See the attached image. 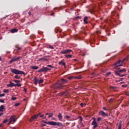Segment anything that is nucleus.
<instances>
[{"mask_svg":"<svg viewBox=\"0 0 129 129\" xmlns=\"http://www.w3.org/2000/svg\"><path fill=\"white\" fill-rule=\"evenodd\" d=\"M21 59L20 57L18 56H14L12 57L11 60L10 61V63H13V62H15L16 61H19Z\"/></svg>","mask_w":129,"mask_h":129,"instance_id":"nucleus-9","label":"nucleus"},{"mask_svg":"<svg viewBox=\"0 0 129 129\" xmlns=\"http://www.w3.org/2000/svg\"><path fill=\"white\" fill-rule=\"evenodd\" d=\"M4 109H5V106L2 105L0 106V112H3V111H4Z\"/></svg>","mask_w":129,"mask_h":129,"instance_id":"nucleus-14","label":"nucleus"},{"mask_svg":"<svg viewBox=\"0 0 129 129\" xmlns=\"http://www.w3.org/2000/svg\"><path fill=\"white\" fill-rule=\"evenodd\" d=\"M11 33H17L18 32V29H14L11 30Z\"/></svg>","mask_w":129,"mask_h":129,"instance_id":"nucleus-19","label":"nucleus"},{"mask_svg":"<svg viewBox=\"0 0 129 129\" xmlns=\"http://www.w3.org/2000/svg\"><path fill=\"white\" fill-rule=\"evenodd\" d=\"M58 118L59 120H61L62 118H63V117L62 116V114H61V113H59V114L58 115Z\"/></svg>","mask_w":129,"mask_h":129,"instance_id":"nucleus-17","label":"nucleus"},{"mask_svg":"<svg viewBox=\"0 0 129 129\" xmlns=\"http://www.w3.org/2000/svg\"><path fill=\"white\" fill-rule=\"evenodd\" d=\"M48 115H49L48 117H51L53 116V113H49Z\"/></svg>","mask_w":129,"mask_h":129,"instance_id":"nucleus-27","label":"nucleus"},{"mask_svg":"<svg viewBox=\"0 0 129 129\" xmlns=\"http://www.w3.org/2000/svg\"><path fill=\"white\" fill-rule=\"evenodd\" d=\"M124 61H126V58H124L122 61L121 60V63H122V64H123V62H124Z\"/></svg>","mask_w":129,"mask_h":129,"instance_id":"nucleus-26","label":"nucleus"},{"mask_svg":"<svg viewBox=\"0 0 129 129\" xmlns=\"http://www.w3.org/2000/svg\"><path fill=\"white\" fill-rule=\"evenodd\" d=\"M20 103H16L15 104V106H19L20 105Z\"/></svg>","mask_w":129,"mask_h":129,"instance_id":"nucleus-30","label":"nucleus"},{"mask_svg":"<svg viewBox=\"0 0 129 129\" xmlns=\"http://www.w3.org/2000/svg\"><path fill=\"white\" fill-rule=\"evenodd\" d=\"M47 67H50V68H53V67L51 65H47Z\"/></svg>","mask_w":129,"mask_h":129,"instance_id":"nucleus-42","label":"nucleus"},{"mask_svg":"<svg viewBox=\"0 0 129 129\" xmlns=\"http://www.w3.org/2000/svg\"><path fill=\"white\" fill-rule=\"evenodd\" d=\"M4 114V113L0 112V116H2Z\"/></svg>","mask_w":129,"mask_h":129,"instance_id":"nucleus-52","label":"nucleus"},{"mask_svg":"<svg viewBox=\"0 0 129 129\" xmlns=\"http://www.w3.org/2000/svg\"><path fill=\"white\" fill-rule=\"evenodd\" d=\"M100 120H101V117H98L97 118V121H100Z\"/></svg>","mask_w":129,"mask_h":129,"instance_id":"nucleus-37","label":"nucleus"},{"mask_svg":"<svg viewBox=\"0 0 129 129\" xmlns=\"http://www.w3.org/2000/svg\"><path fill=\"white\" fill-rule=\"evenodd\" d=\"M24 92H27V89L24 88Z\"/></svg>","mask_w":129,"mask_h":129,"instance_id":"nucleus-50","label":"nucleus"},{"mask_svg":"<svg viewBox=\"0 0 129 129\" xmlns=\"http://www.w3.org/2000/svg\"><path fill=\"white\" fill-rule=\"evenodd\" d=\"M8 86H10V87H13V86L16 87V84L10 82V84L8 85Z\"/></svg>","mask_w":129,"mask_h":129,"instance_id":"nucleus-18","label":"nucleus"},{"mask_svg":"<svg viewBox=\"0 0 129 129\" xmlns=\"http://www.w3.org/2000/svg\"><path fill=\"white\" fill-rule=\"evenodd\" d=\"M76 79H81V76H79L77 77H75Z\"/></svg>","mask_w":129,"mask_h":129,"instance_id":"nucleus-31","label":"nucleus"},{"mask_svg":"<svg viewBox=\"0 0 129 129\" xmlns=\"http://www.w3.org/2000/svg\"><path fill=\"white\" fill-rule=\"evenodd\" d=\"M14 82H15V83H19L20 82L19 80H15Z\"/></svg>","mask_w":129,"mask_h":129,"instance_id":"nucleus-35","label":"nucleus"},{"mask_svg":"<svg viewBox=\"0 0 129 129\" xmlns=\"http://www.w3.org/2000/svg\"><path fill=\"white\" fill-rule=\"evenodd\" d=\"M12 100H16V99H17V98L16 97H12Z\"/></svg>","mask_w":129,"mask_h":129,"instance_id":"nucleus-41","label":"nucleus"},{"mask_svg":"<svg viewBox=\"0 0 129 129\" xmlns=\"http://www.w3.org/2000/svg\"><path fill=\"white\" fill-rule=\"evenodd\" d=\"M92 119L93 120L92 122V125H93L94 128H96V127H97V122H96V119H95L94 117H93Z\"/></svg>","mask_w":129,"mask_h":129,"instance_id":"nucleus-8","label":"nucleus"},{"mask_svg":"<svg viewBox=\"0 0 129 129\" xmlns=\"http://www.w3.org/2000/svg\"><path fill=\"white\" fill-rule=\"evenodd\" d=\"M0 61H2V57L0 56Z\"/></svg>","mask_w":129,"mask_h":129,"instance_id":"nucleus-60","label":"nucleus"},{"mask_svg":"<svg viewBox=\"0 0 129 129\" xmlns=\"http://www.w3.org/2000/svg\"><path fill=\"white\" fill-rule=\"evenodd\" d=\"M48 48L49 49H54V47L51 45H49Z\"/></svg>","mask_w":129,"mask_h":129,"instance_id":"nucleus-29","label":"nucleus"},{"mask_svg":"<svg viewBox=\"0 0 129 129\" xmlns=\"http://www.w3.org/2000/svg\"><path fill=\"white\" fill-rule=\"evenodd\" d=\"M100 115H102V116H108V114L104 112L103 111H100L99 112Z\"/></svg>","mask_w":129,"mask_h":129,"instance_id":"nucleus-12","label":"nucleus"},{"mask_svg":"<svg viewBox=\"0 0 129 129\" xmlns=\"http://www.w3.org/2000/svg\"><path fill=\"white\" fill-rule=\"evenodd\" d=\"M0 102H2V103H4V102H5V100H4L3 99H0Z\"/></svg>","mask_w":129,"mask_h":129,"instance_id":"nucleus-39","label":"nucleus"},{"mask_svg":"<svg viewBox=\"0 0 129 129\" xmlns=\"http://www.w3.org/2000/svg\"><path fill=\"white\" fill-rule=\"evenodd\" d=\"M58 63L59 64V65H63V66H65V65L66 64L65 62L62 61H59Z\"/></svg>","mask_w":129,"mask_h":129,"instance_id":"nucleus-20","label":"nucleus"},{"mask_svg":"<svg viewBox=\"0 0 129 129\" xmlns=\"http://www.w3.org/2000/svg\"><path fill=\"white\" fill-rule=\"evenodd\" d=\"M20 49H21V48H20V47H18V50H20Z\"/></svg>","mask_w":129,"mask_h":129,"instance_id":"nucleus-56","label":"nucleus"},{"mask_svg":"<svg viewBox=\"0 0 129 129\" xmlns=\"http://www.w3.org/2000/svg\"><path fill=\"white\" fill-rule=\"evenodd\" d=\"M118 129H121V124H119L118 126Z\"/></svg>","mask_w":129,"mask_h":129,"instance_id":"nucleus-33","label":"nucleus"},{"mask_svg":"<svg viewBox=\"0 0 129 129\" xmlns=\"http://www.w3.org/2000/svg\"><path fill=\"white\" fill-rule=\"evenodd\" d=\"M122 72H126V70L125 69H123L122 70L115 71V74H116V75H118V76H119V77H123V76H125V75L123 74L121 75L120 74V73H122Z\"/></svg>","mask_w":129,"mask_h":129,"instance_id":"nucleus-4","label":"nucleus"},{"mask_svg":"<svg viewBox=\"0 0 129 129\" xmlns=\"http://www.w3.org/2000/svg\"><path fill=\"white\" fill-rule=\"evenodd\" d=\"M68 82V80L61 79L57 83L52 85L51 87L54 89H63V87L65 86H63L62 84H65V83H67Z\"/></svg>","mask_w":129,"mask_h":129,"instance_id":"nucleus-1","label":"nucleus"},{"mask_svg":"<svg viewBox=\"0 0 129 129\" xmlns=\"http://www.w3.org/2000/svg\"><path fill=\"white\" fill-rule=\"evenodd\" d=\"M126 58V61H127V60H129V55L127 56Z\"/></svg>","mask_w":129,"mask_h":129,"instance_id":"nucleus-40","label":"nucleus"},{"mask_svg":"<svg viewBox=\"0 0 129 129\" xmlns=\"http://www.w3.org/2000/svg\"><path fill=\"white\" fill-rule=\"evenodd\" d=\"M40 114H41V113H39L37 114H35L32 116L31 118L30 119L29 121H30V122H32V121H33L34 119H36V118H38V117L39 116V115H40Z\"/></svg>","mask_w":129,"mask_h":129,"instance_id":"nucleus-7","label":"nucleus"},{"mask_svg":"<svg viewBox=\"0 0 129 129\" xmlns=\"http://www.w3.org/2000/svg\"><path fill=\"white\" fill-rule=\"evenodd\" d=\"M16 86H18V87H20L21 86H22V85L21 84H15V87Z\"/></svg>","mask_w":129,"mask_h":129,"instance_id":"nucleus-25","label":"nucleus"},{"mask_svg":"<svg viewBox=\"0 0 129 129\" xmlns=\"http://www.w3.org/2000/svg\"><path fill=\"white\" fill-rule=\"evenodd\" d=\"M44 123H46L47 124H49L50 125H57V126H64V125L61 122H54L53 121H49V122H44Z\"/></svg>","mask_w":129,"mask_h":129,"instance_id":"nucleus-2","label":"nucleus"},{"mask_svg":"<svg viewBox=\"0 0 129 129\" xmlns=\"http://www.w3.org/2000/svg\"><path fill=\"white\" fill-rule=\"evenodd\" d=\"M122 80H123V79H122V78H120V79H119V81H122Z\"/></svg>","mask_w":129,"mask_h":129,"instance_id":"nucleus-53","label":"nucleus"},{"mask_svg":"<svg viewBox=\"0 0 129 129\" xmlns=\"http://www.w3.org/2000/svg\"><path fill=\"white\" fill-rule=\"evenodd\" d=\"M113 13H114V12H112V14H113Z\"/></svg>","mask_w":129,"mask_h":129,"instance_id":"nucleus-61","label":"nucleus"},{"mask_svg":"<svg viewBox=\"0 0 129 129\" xmlns=\"http://www.w3.org/2000/svg\"><path fill=\"white\" fill-rule=\"evenodd\" d=\"M74 61H77V59H74Z\"/></svg>","mask_w":129,"mask_h":129,"instance_id":"nucleus-59","label":"nucleus"},{"mask_svg":"<svg viewBox=\"0 0 129 129\" xmlns=\"http://www.w3.org/2000/svg\"><path fill=\"white\" fill-rule=\"evenodd\" d=\"M53 15H54V13H52L51 15V16H53Z\"/></svg>","mask_w":129,"mask_h":129,"instance_id":"nucleus-62","label":"nucleus"},{"mask_svg":"<svg viewBox=\"0 0 129 129\" xmlns=\"http://www.w3.org/2000/svg\"><path fill=\"white\" fill-rule=\"evenodd\" d=\"M79 117H80V120L81 122H82V117L81 116H79Z\"/></svg>","mask_w":129,"mask_h":129,"instance_id":"nucleus-44","label":"nucleus"},{"mask_svg":"<svg viewBox=\"0 0 129 129\" xmlns=\"http://www.w3.org/2000/svg\"><path fill=\"white\" fill-rule=\"evenodd\" d=\"M44 82V81L42 79L38 81V84H41V83H43Z\"/></svg>","mask_w":129,"mask_h":129,"instance_id":"nucleus-23","label":"nucleus"},{"mask_svg":"<svg viewBox=\"0 0 129 129\" xmlns=\"http://www.w3.org/2000/svg\"><path fill=\"white\" fill-rule=\"evenodd\" d=\"M103 109L104 110H107V109H106V108H105V107H103Z\"/></svg>","mask_w":129,"mask_h":129,"instance_id":"nucleus-47","label":"nucleus"},{"mask_svg":"<svg viewBox=\"0 0 129 129\" xmlns=\"http://www.w3.org/2000/svg\"><path fill=\"white\" fill-rule=\"evenodd\" d=\"M41 60H43L44 61H48V59L45 57H42L39 59V61H41Z\"/></svg>","mask_w":129,"mask_h":129,"instance_id":"nucleus-21","label":"nucleus"},{"mask_svg":"<svg viewBox=\"0 0 129 129\" xmlns=\"http://www.w3.org/2000/svg\"><path fill=\"white\" fill-rule=\"evenodd\" d=\"M40 117H44V115H41Z\"/></svg>","mask_w":129,"mask_h":129,"instance_id":"nucleus-54","label":"nucleus"},{"mask_svg":"<svg viewBox=\"0 0 129 129\" xmlns=\"http://www.w3.org/2000/svg\"><path fill=\"white\" fill-rule=\"evenodd\" d=\"M111 100H112V99H111L109 102H111Z\"/></svg>","mask_w":129,"mask_h":129,"instance_id":"nucleus-57","label":"nucleus"},{"mask_svg":"<svg viewBox=\"0 0 129 129\" xmlns=\"http://www.w3.org/2000/svg\"><path fill=\"white\" fill-rule=\"evenodd\" d=\"M73 78H74V77H73V76L69 77L68 78V79H69V80H72V79H73Z\"/></svg>","mask_w":129,"mask_h":129,"instance_id":"nucleus-24","label":"nucleus"},{"mask_svg":"<svg viewBox=\"0 0 129 129\" xmlns=\"http://www.w3.org/2000/svg\"><path fill=\"white\" fill-rule=\"evenodd\" d=\"M66 58H72V55L71 54H68L66 55Z\"/></svg>","mask_w":129,"mask_h":129,"instance_id":"nucleus-22","label":"nucleus"},{"mask_svg":"<svg viewBox=\"0 0 129 129\" xmlns=\"http://www.w3.org/2000/svg\"><path fill=\"white\" fill-rule=\"evenodd\" d=\"M128 78H129V75H128Z\"/></svg>","mask_w":129,"mask_h":129,"instance_id":"nucleus-64","label":"nucleus"},{"mask_svg":"<svg viewBox=\"0 0 129 129\" xmlns=\"http://www.w3.org/2000/svg\"><path fill=\"white\" fill-rule=\"evenodd\" d=\"M71 52H72V50L67 49L60 52V53L61 54H69V53H71Z\"/></svg>","mask_w":129,"mask_h":129,"instance_id":"nucleus-10","label":"nucleus"},{"mask_svg":"<svg viewBox=\"0 0 129 129\" xmlns=\"http://www.w3.org/2000/svg\"><path fill=\"white\" fill-rule=\"evenodd\" d=\"M110 88L112 89H115V88H116V87H114V86H110Z\"/></svg>","mask_w":129,"mask_h":129,"instance_id":"nucleus-28","label":"nucleus"},{"mask_svg":"<svg viewBox=\"0 0 129 129\" xmlns=\"http://www.w3.org/2000/svg\"><path fill=\"white\" fill-rule=\"evenodd\" d=\"M15 78H16V79H20V77H19L18 75H16L15 76Z\"/></svg>","mask_w":129,"mask_h":129,"instance_id":"nucleus-32","label":"nucleus"},{"mask_svg":"<svg viewBox=\"0 0 129 129\" xmlns=\"http://www.w3.org/2000/svg\"><path fill=\"white\" fill-rule=\"evenodd\" d=\"M4 92H9V90H8V89H5L4 90Z\"/></svg>","mask_w":129,"mask_h":129,"instance_id":"nucleus-36","label":"nucleus"},{"mask_svg":"<svg viewBox=\"0 0 129 129\" xmlns=\"http://www.w3.org/2000/svg\"><path fill=\"white\" fill-rule=\"evenodd\" d=\"M53 119L54 120H56V119L54 118H53Z\"/></svg>","mask_w":129,"mask_h":129,"instance_id":"nucleus-63","label":"nucleus"},{"mask_svg":"<svg viewBox=\"0 0 129 129\" xmlns=\"http://www.w3.org/2000/svg\"><path fill=\"white\" fill-rule=\"evenodd\" d=\"M34 84H35V85H37L38 83H39V80L37 79L36 77H35L34 78Z\"/></svg>","mask_w":129,"mask_h":129,"instance_id":"nucleus-13","label":"nucleus"},{"mask_svg":"<svg viewBox=\"0 0 129 129\" xmlns=\"http://www.w3.org/2000/svg\"><path fill=\"white\" fill-rule=\"evenodd\" d=\"M123 63L121 62V60H119L116 61L114 64V69H119V67L122 66Z\"/></svg>","mask_w":129,"mask_h":129,"instance_id":"nucleus-3","label":"nucleus"},{"mask_svg":"<svg viewBox=\"0 0 129 129\" xmlns=\"http://www.w3.org/2000/svg\"><path fill=\"white\" fill-rule=\"evenodd\" d=\"M110 74H111V73L110 72L107 73L106 74V76H108V75H110Z\"/></svg>","mask_w":129,"mask_h":129,"instance_id":"nucleus-34","label":"nucleus"},{"mask_svg":"<svg viewBox=\"0 0 129 129\" xmlns=\"http://www.w3.org/2000/svg\"><path fill=\"white\" fill-rule=\"evenodd\" d=\"M3 126V124H0V127H2Z\"/></svg>","mask_w":129,"mask_h":129,"instance_id":"nucleus-55","label":"nucleus"},{"mask_svg":"<svg viewBox=\"0 0 129 129\" xmlns=\"http://www.w3.org/2000/svg\"><path fill=\"white\" fill-rule=\"evenodd\" d=\"M31 69H33L34 70H37L39 68V67L37 66H31L30 67Z\"/></svg>","mask_w":129,"mask_h":129,"instance_id":"nucleus-16","label":"nucleus"},{"mask_svg":"<svg viewBox=\"0 0 129 129\" xmlns=\"http://www.w3.org/2000/svg\"><path fill=\"white\" fill-rule=\"evenodd\" d=\"M28 15H29V16H31V15H32V13H31V12H28Z\"/></svg>","mask_w":129,"mask_h":129,"instance_id":"nucleus-51","label":"nucleus"},{"mask_svg":"<svg viewBox=\"0 0 129 129\" xmlns=\"http://www.w3.org/2000/svg\"><path fill=\"white\" fill-rule=\"evenodd\" d=\"M87 20H88V17H85L84 18V22L85 24H88V22H87Z\"/></svg>","mask_w":129,"mask_h":129,"instance_id":"nucleus-15","label":"nucleus"},{"mask_svg":"<svg viewBox=\"0 0 129 129\" xmlns=\"http://www.w3.org/2000/svg\"><path fill=\"white\" fill-rule=\"evenodd\" d=\"M49 70H51V69L48 68H42L40 70L38 71V72L39 73H42V72H48Z\"/></svg>","mask_w":129,"mask_h":129,"instance_id":"nucleus-6","label":"nucleus"},{"mask_svg":"<svg viewBox=\"0 0 129 129\" xmlns=\"http://www.w3.org/2000/svg\"><path fill=\"white\" fill-rule=\"evenodd\" d=\"M126 85H122V87H126Z\"/></svg>","mask_w":129,"mask_h":129,"instance_id":"nucleus-46","label":"nucleus"},{"mask_svg":"<svg viewBox=\"0 0 129 129\" xmlns=\"http://www.w3.org/2000/svg\"><path fill=\"white\" fill-rule=\"evenodd\" d=\"M63 94L66 95V92H63L61 93V94L60 95H63Z\"/></svg>","mask_w":129,"mask_h":129,"instance_id":"nucleus-49","label":"nucleus"},{"mask_svg":"<svg viewBox=\"0 0 129 129\" xmlns=\"http://www.w3.org/2000/svg\"><path fill=\"white\" fill-rule=\"evenodd\" d=\"M8 121V120H5L3 122L4 123H6V122H7Z\"/></svg>","mask_w":129,"mask_h":129,"instance_id":"nucleus-48","label":"nucleus"},{"mask_svg":"<svg viewBox=\"0 0 129 129\" xmlns=\"http://www.w3.org/2000/svg\"><path fill=\"white\" fill-rule=\"evenodd\" d=\"M11 72L14 74H25V72L19 71L16 69H11Z\"/></svg>","mask_w":129,"mask_h":129,"instance_id":"nucleus-5","label":"nucleus"},{"mask_svg":"<svg viewBox=\"0 0 129 129\" xmlns=\"http://www.w3.org/2000/svg\"><path fill=\"white\" fill-rule=\"evenodd\" d=\"M16 116H11L9 124H10L12 121H14V122H16Z\"/></svg>","mask_w":129,"mask_h":129,"instance_id":"nucleus-11","label":"nucleus"},{"mask_svg":"<svg viewBox=\"0 0 129 129\" xmlns=\"http://www.w3.org/2000/svg\"><path fill=\"white\" fill-rule=\"evenodd\" d=\"M3 96H5V94H1L0 93V97H3Z\"/></svg>","mask_w":129,"mask_h":129,"instance_id":"nucleus-38","label":"nucleus"},{"mask_svg":"<svg viewBox=\"0 0 129 129\" xmlns=\"http://www.w3.org/2000/svg\"><path fill=\"white\" fill-rule=\"evenodd\" d=\"M49 115L48 113H46V115Z\"/></svg>","mask_w":129,"mask_h":129,"instance_id":"nucleus-58","label":"nucleus"},{"mask_svg":"<svg viewBox=\"0 0 129 129\" xmlns=\"http://www.w3.org/2000/svg\"><path fill=\"white\" fill-rule=\"evenodd\" d=\"M65 117H66V118H70V116H69L68 115H66Z\"/></svg>","mask_w":129,"mask_h":129,"instance_id":"nucleus-43","label":"nucleus"},{"mask_svg":"<svg viewBox=\"0 0 129 129\" xmlns=\"http://www.w3.org/2000/svg\"><path fill=\"white\" fill-rule=\"evenodd\" d=\"M80 105H81V106H83V105H86V104L81 103Z\"/></svg>","mask_w":129,"mask_h":129,"instance_id":"nucleus-45","label":"nucleus"}]
</instances>
